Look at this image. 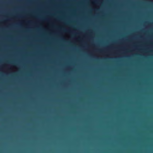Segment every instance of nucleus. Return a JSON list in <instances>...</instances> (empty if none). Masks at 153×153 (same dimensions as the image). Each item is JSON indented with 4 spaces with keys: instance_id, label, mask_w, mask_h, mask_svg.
Masks as SVG:
<instances>
[{
    "instance_id": "2",
    "label": "nucleus",
    "mask_w": 153,
    "mask_h": 153,
    "mask_svg": "<svg viewBox=\"0 0 153 153\" xmlns=\"http://www.w3.org/2000/svg\"><path fill=\"white\" fill-rule=\"evenodd\" d=\"M48 65H49V64H48Z\"/></svg>"
},
{
    "instance_id": "1",
    "label": "nucleus",
    "mask_w": 153,
    "mask_h": 153,
    "mask_svg": "<svg viewBox=\"0 0 153 153\" xmlns=\"http://www.w3.org/2000/svg\"><path fill=\"white\" fill-rule=\"evenodd\" d=\"M49 8V7L48 6V8ZM49 13L48 12V13ZM48 36H49V30H48ZM49 45V40L48 39V45Z\"/></svg>"
},
{
    "instance_id": "3",
    "label": "nucleus",
    "mask_w": 153,
    "mask_h": 153,
    "mask_svg": "<svg viewBox=\"0 0 153 153\" xmlns=\"http://www.w3.org/2000/svg\"><path fill=\"white\" fill-rule=\"evenodd\" d=\"M48 68L49 67V66H48Z\"/></svg>"
}]
</instances>
